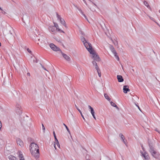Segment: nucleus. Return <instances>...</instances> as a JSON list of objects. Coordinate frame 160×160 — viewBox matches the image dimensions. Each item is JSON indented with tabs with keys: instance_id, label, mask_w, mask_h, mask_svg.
Wrapping results in <instances>:
<instances>
[{
	"instance_id": "obj_21",
	"label": "nucleus",
	"mask_w": 160,
	"mask_h": 160,
	"mask_svg": "<svg viewBox=\"0 0 160 160\" xmlns=\"http://www.w3.org/2000/svg\"><path fill=\"white\" fill-rule=\"evenodd\" d=\"M104 96L105 98L107 99L108 101H110L111 100V98L109 97V96L106 93H104Z\"/></svg>"
},
{
	"instance_id": "obj_35",
	"label": "nucleus",
	"mask_w": 160,
	"mask_h": 160,
	"mask_svg": "<svg viewBox=\"0 0 160 160\" xmlns=\"http://www.w3.org/2000/svg\"><path fill=\"white\" fill-rule=\"evenodd\" d=\"M97 72H98V76H99V77H100L101 76V73H100V72H99V71H97Z\"/></svg>"
},
{
	"instance_id": "obj_33",
	"label": "nucleus",
	"mask_w": 160,
	"mask_h": 160,
	"mask_svg": "<svg viewBox=\"0 0 160 160\" xmlns=\"http://www.w3.org/2000/svg\"><path fill=\"white\" fill-rule=\"evenodd\" d=\"M56 143V145H57V146L59 148H60V144H59V142H58V143Z\"/></svg>"
},
{
	"instance_id": "obj_34",
	"label": "nucleus",
	"mask_w": 160,
	"mask_h": 160,
	"mask_svg": "<svg viewBox=\"0 0 160 160\" xmlns=\"http://www.w3.org/2000/svg\"><path fill=\"white\" fill-rule=\"evenodd\" d=\"M41 66H42V68H43L44 70H46V71H47L48 72V70H47L46 69V68H45L43 67V66H42V65H41Z\"/></svg>"
},
{
	"instance_id": "obj_45",
	"label": "nucleus",
	"mask_w": 160,
	"mask_h": 160,
	"mask_svg": "<svg viewBox=\"0 0 160 160\" xmlns=\"http://www.w3.org/2000/svg\"><path fill=\"white\" fill-rule=\"evenodd\" d=\"M63 32V33H64V32L62 30H61V31H60L59 32Z\"/></svg>"
},
{
	"instance_id": "obj_29",
	"label": "nucleus",
	"mask_w": 160,
	"mask_h": 160,
	"mask_svg": "<svg viewBox=\"0 0 160 160\" xmlns=\"http://www.w3.org/2000/svg\"><path fill=\"white\" fill-rule=\"evenodd\" d=\"M42 129L43 130V132H44L45 130V128L43 124H42Z\"/></svg>"
},
{
	"instance_id": "obj_51",
	"label": "nucleus",
	"mask_w": 160,
	"mask_h": 160,
	"mask_svg": "<svg viewBox=\"0 0 160 160\" xmlns=\"http://www.w3.org/2000/svg\"><path fill=\"white\" fill-rule=\"evenodd\" d=\"M155 131H156L158 132V130L157 129H155Z\"/></svg>"
},
{
	"instance_id": "obj_6",
	"label": "nucleus",
	"mask_w": 160,
	"mask_h": 160,
	"mask_svg": "<svg viewBox=\"0 0 160 160\" xmlns=\"http://www.w3.org/2000/svg\"><path fill=\"white\" fill-rule=\"evenodd\" d=\"M50 47L54 51H59L60 52L61 50L58 47L55 46L54 44L53 43H51L50 44Z\"/></svg>"
},
{
	"instance_id": "obj_11",
	"label": "nucleus",
	"mask_w": 160,
	"mask_h": 160,
	"mask_svg": "<svg viewBox=\"0 0 160 160\" xmlns=\"http://www.w3.org/2000/svg\"><path fill=\"white\" fill-rule=\"evenodd\" d=\"M57 17L58 19L60 20L61 23L63 24L65 26H66V24L64 20L63 19L61 18L60 16L58 14H57Z\"/></svg>"
},
{
	"instance_id": "obj_54",
	"label": "nucleus",
	"mask_w": 160,
	"mask_h": 160,
	"mask_svg": "<svg viewBox=\"0 0 160 160\" xmlns=\"http://www.w3.org/2000/svg\"><path fill=\"white\" fill-rule=\"evenodd\" d=\"M93 4L96 6V5L95 3H93Z\"/></svg>"
},
{
	"instance_id": "obj_56",
	"label": "nucleus",
	"mask_w": 160,
	"mask_h": 160,
	"mask_svg": "<svg viewBox=\"0 0 160 160\" xmlns=\"http://www.w3.org/2000/svg\"><path fill=\"white\" fill-rule=\"evenodd\" d=\"M89 0V1H90L91 2V1H90V0Z\"/></svg>"
},
{
	"instance_id": "obj_18",
	"label": "nucleus",
	"mask_w": 160,
	"mask_h": 160,
	"mask_svg": "<svg viewBox=\"0 0 160 160\" xmlns=\"http://www.w3.org/2000/svg\"><path fill=\"white\" fill-rule=\"evenodd\" d=\"M38 41H39L41 43H42L43 41V38L41 36H40V37L38 36Z\"/></svg>"
},
{
	"instance_id": "obj_4",
	"label": "nucleus",
	"mask_w": 160,
	"mask_h": 160,
	"mask_svg": "<svg viewBox=\"0 0 160 160\" xmlns=\"http://www.w3.org/2000/svg\"><path fill=\"white\" fill-rule=\"evenodd\" d=\"M81 39L82 41L83 42L85 47H86L87 49H88L89 48L92 46L91 43L88 42L84 37L82 36L81 37Z\"/></svg>"
},
{
	"instance_id": "obj_47",
	"label": "nucleus",
	"mask_w": 160,
	"mask_h": 160,
	"mask_svg": "<svg viewBox=\"0 0 160 160\" xmlns=\"http://www.w3.org/2000/svg\"><path fill=\"white\" fill-rule=\"evenodd\" d=\"M84 2L86 4V5H87V3H86V2L85 1V0H83Z\"/></svg>"
},
{
	"instance_id": "obj_26",
	"label": "nucleus",
	"mask_w": 160,
	"mask_h": 160,
	"mask_svg": "<svg viewBox=\"0 0 160 160\" xmlns=\"http://www.w3.org/2000/svg\"><path fill=\"white\" fill-rule=\"evenodd\" d=\"M78 110L79 112L80 113V114L81 115V116L82 117V118H83V119L84 121H85V118H84L83 115H82V112L79 109H78Z\"/></svg>"
},
{
	"instance_id": "obj_40",
	"label": "nucleus",
	"mask_w": 160,
	"mask_h": 160,
	"mask_svg": "<svg viewBox=\"0 0 160 160\" xmlns=\"http://www.w3.org/2000/svg\"><path fill=\"white\" fill-rule=\"evenodd\" d=\"M2 123L0 121V130L1 129V128H2Z\"/></svg>"
},
{
	"instance_id": "obj_38",
	"label": "nucleus",
	"mask_w": 160,
	"mask_h": 160,
	"mask_svg": "<svg viewBox=\"0 0 160 160\" xmlns=\"http://www.w3.org/2000/svg\"><path fill=\"white\" fill-rule=\"evenodd\" d=\"M0 10H1L2 11H3V12H2V13H4V14H5V12H3V10H2V8H1L0 7Z\"/></svg>"
},
{
	"instance_id": "obj_9",
	"label": "nucleus",
	"mask_w": 160,
	"mask_h": 160,
	"mask_svg": "<svg viewBox=\"0 0 160 160\" xmlns=\"http://www.w3.org/2000/svg\"><path fill=\"white\" fill-rule=\"evenodd\" d=\"M19 160H25L22 153L21 151H19L17 153Z\"/></svg>"
},
{
	"instance_id": "obj_49",
	"label": "nucleus",
	"mask_w": 160,
	"mask_h": 160,
	"mask_svg": "<svg viewBox=\"0 0 160 160\" xmlns=\"http://www.w3.org/2000/svg\"><path fill=\"white\" fill-rule=\"evenodd\" d=\"M75 107L76 108L78 109H79L78 107H77V106H76V105H75Z\"/></svg>"
},
{
	"instance_id": "obj_22",
	"label": "nucleus",
	"mask_w": 160,
	"mask_h": 160,
	"mask_svg": "<svg viewBox=\"0 0 160 160\" xmlns=\"http://www.w3.org/2000/svg\"><path fill=\"white\" fill-rule=\"evenodd\" d=\"M110 102L111 103V105L112 106L118 109H119V108L116 105V104L114 102Z\"/></svg>"
},
{
	"instance_id": "obj_30",
	"label": "nucleus",
	"mask_w": 160,
	"mask_h": 160,
	"mask_svg": "<svg viewBox=\"0 0 160 160\" xmlns=\"http://www.w3.org/2000/svg\"><path fill=\"white\" fill-rule=\"evenodd\" d=\"M122 141L126 145V146H127V140H125V139H123V140H122Z\"/></svg>"
},
{
	"instance_id": "obj_50",
	"label": "nucleus",
	"mask_w": 160,
	"mask_h": 160,
	"mask_svg": "<svg viewBox=\"0 0 160 160\" xmlns=\"http://www.w3.org/2000/svg\"><path fill=\"white\" fill-rule=\"evenodd\" d=\"M33 62H35V60H33Z\"/></svg>"
},
{
	"instance_id": "obj_32",
	"label": "nucleus",
	"mask_w": 160,
	"mask_h": 160,
	"mask_svg": "<svg viewBox=\"0 0 160 160\" xmlns=\"http://www.w3.org/2000/svg\"><path fill=\"white\" fill-rule=\"evenodd\" d=\"M95 68L97 70V71H99V68L97 65L95 66Z\"/></svg>"
},
{
	"instance_id": "obj_43",
	"label": "nucleus",
	"mask_w": 160,
	"mask_h": 160,
	"mask_svg": "<svg viewBox=\"0 0 160 160\" xmlns=\"http://www.w3.org/2000/svg\"><path fill=\"white\" fill-rule=\"evenodd\" d=\"M57 30H58V31L60 32V31H61V29H59V28H58V29H57Z\"/></svg>"
},
{
	"instance_id": "obj_44",
	"label": "nucleus",
	"mask_w": 160,
	"mask_h": 160,
	"mask_svg": "<svg viewBox=\"0 0 160 160\" xmlns=\"http://www.w3.org/2000/svg\"><path fill=\"white\" fill-rule=\"evenodd\" d=\"M27 75L28 76H30V74L29 72H28L27 73Z\"/></svg>"
},
{
	"instance_id": "obj_37",
	"label": "nucleus",
	"mask_w": 160,
	"mask_h": 160,
	"mask_svg": "<svg viewBox=\"0 0 160 160\" xmlns=\"http://www.w3.org/2000/svg\"><path fill=\"white\" fill-rule=\"evenodd\" d=\"M27 51L29 53H31V51L29 49V48H28L27 49Z\"/></svg>"
},
{
	"instance_id": "obj_25",
	"label": "nucleus",
	"mask_w": 160,
	"mask_h": 160,
	"mask_svg": "<svg viewBox=\"0 0 160 160\" xmlns=\"http://www.w3.org/2000/svg\"><path fill=\"white\" fill-rule=\"evenodd\" d=\"M63 125L66 128V129L67 130L68 132L69 133L70 135H71L70 132V130H69L68 128V127L64 123H63Z\"/></svg>"
},
{
	"instance_id": "obj_55",
	"label": "nucleus",
	"mask_w": 160,
	"mask_h": 160,
	"mask_svg": "<svg viewBox=\"0 0 160 160\" xmlns=\"http://www.w3.org/2000/svg\"><path fill=\"white\" fill-rule=\"evenodd\" d=\"M87 160H89V159H87Z\"/></svg>"
},
{
	"instance_id": "obj_24",
	"label": "nucleus",
	"mask_w": 160,
	"mask_h": 160,
	"mask_svg": "<svg viewBox=\"0 0 160 160\" xmlns=\"http://www.w3.org/2000/svg\"><path fill=\"white\" fill-rule=\"evenodd\" d=\"M58 142H58V139H57L55 140V142H54L53 146H54V147L55 148L56 150L57 149V148L56 147V144L55 143H58Z\"/></svg>"
},
{
	"instance_id": "obj_36",
	"label": "nucleus",
	"mask_w": 160,
	"mask_h": 160,
	"mask_svg": "<svg viewBox=\"0 0 160 160\" xmlns=\"http://www.w3.org/2000/svg\"><path fill=\"white\" fill-rule=\"evenodd\" d=\"M148 17L149 18L151 19L152 20H153L154 21V18H152L150 16H148Z\"/></svg>"
},
{
	"instance_id": "obj_10",
	"label": "nucleus",
	"mask_w": 160,
	"mask_h": 160,
	"mask_svg": "<svg viewBox=\"0 0 160 160\" xmlns=\"http://www.w3.org/2000/svg\"><path fill=\"white\" fill-rule=\"evenodd\" d=\"M140 153L142 154V156L144 157L145 159L146 160H149L150 158L147 152H145L144 153H143L142 151H140Z\"/></svg>"
},
{
	"instance_id": "obj_20",
	"label": "nucleus",
	"mask_w": 160,
	"mask_h": 160,
	"mask_svg": "<svg viewBox=\"0 0 160 160\" xmlns=\"http://www.w3.org/2000/svg\"><path fill=\"white\" fill-rule=\"evenodd\" d=\"M77 9L80 12V13L82 15H83L85 18H86L87 19V18H86V17L85 15L84 14H83V12H82V10L81 9V8L79 7H78V8H77Z\"/></svg>"
},
{
	"instance_id": "obj_41",
	"label": "nucleus",
	"mask_w": 160,
	"mask_h": 160,
	"mask_svg": "<svg viewBox=\"0 0 160 160\" xmlns=\"http://www.w3.org/2000/svg\"><path fill=\"white\" fill-rule=\"evenodd\" d=\"M73 5H74V6L76 8H77L78 7L75 4H73Z\"/></svg>"
},
{
	"instance_id": "obj_15",
	"label": "nucleus",
	"mask_w": 160,
	"mask_h": 160,
	"mask_svg": "<svg viewBox=\"0 0 160 160\" xmlns=\"http://www.w3.org/2000/svg\"><path fill=\"white\" fill-rule=\"evenodd\" d=\"M123 92L125 93H127L128 92H129L130 91V90L129 89V87L127 85H125L123 87Z\"/></svg>"
},
{
	"instance_id": "obj_5",
	"label": "nucleus",
	"mask_w": 160,
	"mask_h": 160,
	"mask_svg": "<svg viewBox=\"0 0 160 160\" xmlns=\"http://www.w3.org/2000/svg\"><path fill=\"white\" fill-rule=\"evenodd\" d=\"M109 48L111 51L114 54L115 57L118 60H119V58L117 55V53L116 50H115L114 47L112 45H110Z\"/></svg>"
},
{
	"instance_id": "obj_16",
	"label": "nucleus",
	"mask_w": 160,
	"mask_h": 160,
	"mask_svg": "<svg viewBox=\"0 0 160 160\" xmlns=\"http://www.w3.org/2000/svg\"><path fill=\"white\" fill-rule=\"evenodd\" d=\"M117 78L118 81L119 82H122L123 81V79L122 76L121 75H117Z\"/></svg>"
},
{
	"instance_id": "obj_8",
	"label": "nucleus",
	"mask_w": 160,
	"mask_h": 160,
	"mask_svg": "<svg viewBox=\"0 0 160 160\" xmlns=\"http://www.w3.org/2000/svg\"><path fill=\"white\" fill-rule=\"evenodd\" d=\"M48 30L53 34H55L56 33L57 30L56 28L53 26H50L48 28Z\"/></svg>"
},
{
	"instance_id": "obj_53",
	"label": "nucleus",
	"mask_w": 160,
	"mask_h": 160,
	"mask_svg": "<svg viewBox=\"0 0 160 160\" xmlns=\"http://www.w3.org/2000/svg\"><path fill=\"white\" fill-rule=\"evenodd\" d=\"M1 42H0V47L1 46Z\"/></svg>"
},
{
	"instance_id": "obj_19",
	"label": "nucleus",
	"mask_w": 160,
	"mask_h": 160,
	"mask_svg": "<svg viewBox=\"0 0 160 160\" xmlns=\"http://www.w3.org/2000/svg\"><path fill=\"white\" fill-rule=\"evenodd\" d=\"M9 160H17L16 158L13 156L10 155L8 157Z\"/></svg>"
},
{
	"instance_id": "obj_39",
	"label": "nucleus",
	"mask_w": 160,
	"mask_h": 160,
	"mask_svg": "<svg viewBox=\"0 0 160 160\" xmlns=\"http://www.w3.org/2000/svg\"><path fill=\"white\" fill-rule=\"evenodd\" d=\"M56 40L58 42H59L60 41V40L59 38H55Z\"/></svg>"
},
{
	"instance_id": "obj_2",
	"label": "nucleus",
	"mask_w": 160,
	"mask_h": 160,
	"mask_svg": "<svg viewBox=\"0 0 160 160\" xmlns=\"http://www.w3.org/2000/svg\"><path fill=\"white\" fill-rule=\"evenodd\" d=\"M149 148V151L152 157L156 159H160V154L159 153L156 151L155 148L152 146L150 145Z\"/></svg>"
},
{
	"instance_id": "obj_13",
	"label": "nucleus",
	"mask_w": 160,
	"mask_h": 160,
	"mask_svg": "<svg viewBox=\"0 0 160 160\" xmlns=\"http://www.w3.org/2000/svg\"><path fill=\"white\" fill-rule=\"evenodd\" d=\"M17 142L18 145H19L21 147H22L24 146L23 142L20 138H18L17 139Z\"/></svg>"
},
{
	"instance_id": "obj_31",
	"label": "nucleus",
	"mask_w": 160,
	"mask_h": 160,
	"mask_svg": "<svg viewBox=\"0 0 160 160\" xmlns=\"http://www.w3.org/2000/svg\"><path fill=\"white\" fill-rule=\"evenodd\" d=\"M92 64L93 65L96 66L97 65V63L95 61H93L92 62Z\"/></svg>"
},
{
	"instance_id": "obj_46",
	"label": "nucleus",
	"mask_w": 160,
	"mask_h": 160,
	"mask_svg": "<svg viewBox=\"0 0 160 160\" xmlns=\"http://www.w3.org/2000/svg\"><path fill=\"white\" fill-rule=\"evenodd\" d=\"M136 104V106L138 107V108L139 109V110H140V108L139 107V106L137 105L136 104Z\"/></svg>"
},
{
	"instance_id": "obj_52",
	"label": "nucleus",
	"mask_w": 160,
	"mask_h": 160,
	"mask_svg": "<svg viewBox=\"0 0 160 160\" xmlns=\"http://www.w3.org/2000/svg\"><path fill=\"white\" fill-rule=\"evenodd\" d=\"M159 13H160V9L159 10Z\"/></svg>"
},
{
	"instance_id": "obj_23",
	"label": "nucleus",
	"mask_w": 160,
	"mask_h": 160,
	"mask_svg": "<svg viewBox=\"0 0 160 160\" xmlns=\"http://www.w3.org/2000/svg\"><path fill=\"white\" fill-rule=\"evenodd\" d=\"M144 4L148 8L151 9V8L148 5V3L146 1H144Z\"/></svg>"
},
{
	"instance_id": "obj_1",
	"label": "nucleus",
	"mask_w": 160,
	"mask_h": 160,
	"mask_svg": "<svg viewBox=\"0 0 160 160\" xmlns=\"http://www.w3.org/2000/svg\"><path fill=\"white\" fill-rule=\"evenodd\" d=\"M30 151L32 155L37 159L39 157V147L35 143H32L30 146Z\"/></svg>"
},
{
	"instance_id": "obj_7",
	"label": "nucleus",
	"mask_w": 160,
	"mask_h": 160,
	"mask_svg": "<svg viewBox=\"0 0 160 160\" xmlns=\"http://www.w3.org/2000/svg\"><path fill=\"white\" fill-rule=\"evenodd\" d=\"M15 111L18 114H20L22 113V108L20 105L19 104L16 105Z\"/></svg>"
},
{
	"instance_id": "obj_28",
	"label": "nucleus",
	"mask_w": 160,
	"mask_h": 160,
	"mask_svg": "<svg viewBox=\"0 0 160 160\" xmlns=\"http://www.w3.org/2000/svg\"><path fill=\"white\" fill-rule=\"evenodd\" d=\"M54 26H53L55 27L56 28V29L57 30V29H58V28H59L58 26L57 23H54Z\"/></svg>"
},
{
	"instance_id": "obj_27",
	"label": "nucleus",
	"mask_w": 160,
	"mask_h": 160,
	"mask_svg": "<svg viewBox=\"0 0 160 160\" xmlns=\"http://www.w3.org/2000/svg\"><path fill=\"white\" fill-rule=\"evenodd\" d=\"M119 136L120 137H121V139H122V140H123V139H125V138H124V136L122 135V133H120V134H119Z\"/></svg>"
},
{
	"instance_id": "obj_42",
	"label": "nucleus",
	"mask_w": 160,
	"mask_h": 160,
	"mask_svg": "<svg viewBox=\"0 0 160 160\" xmlns=\"http://www.w3.org/2000/svg\"><path fill=\"white\" fill-rule=\"evenodd\" d=\"M53 135H54V137L55 136H56V134H55V132L54 131H53Z\"/></svg>"
},
{
	"instance_id": "obj_14",
	"label": "nucleus",
	"mask_w": 160,
	"mask_h": 160,
	"mask_svg": "<svg viewBox=\"0 0 160 160\" xmlns=\"http://www.w3.org/2000/svg\"><path fill=\"white\" fill-rule=\"evenodd\" d=\"M62 54V55L63 57L64 58V59L66 60L67 61H69L71 59L66 54H64L63 53L62 51H61V52Z\"/></svg>"
},
{
	"instance_id": "obj_12",
	"label": "nucleus",
	"mask_w": 160,
	"mask_h": 160,
	"mask_svg": "<svg viewBox=\"0 0 160 160\" xmlns=\"http://www.w3.org/2000/svg\"><path fill=\"white\" fill-rule=\"evenodd\" d=\"M88 108L89 109H90L91 113L92 115V116L93 118H94L96 120V118L94 114L95 112L93 108L90 105L88 106Z\"/></svg>"
},
{
	"instance_id": "obj_48",
	"label": "nucleus",
	"mask_w": 160,
	"mask_h": 160,
	"mask_svg": "<svg viewBox=\"0 0 160 160\" xmlns=\"http://www.w3.org/2000/svg\"><path fill=\"white\" fill-rule=\"evenodd\" d=\"M54 138H55V140L57 139V137H56V136H55L54 137Z\"/></svg>"
},
{
	"instance_id": "obj_17",
	"label": "nucleus",
	"mask_w": 160,
	"mask_h": 160,
	"mask_svg": "<svg viewBox=\"0 0 160 160\" xmlns=\"http://www.w3.org/2000/svg\"><path fill=\"white\" fill-rule=\"evenodd\" d=\"M30 36L32 39L35 40H36V35L35 33H34L33 32L32 33L30 34Z\"/></svg>"
},
{
	"instance_id": "obj_3",
	"label": "nucleus",
	"mask_w": 160,
	"mask_h": 160,
	"mask_svg": "<svg viewBox=\"0 0 160 160\" xmlns=\"http://www.w3.org/2000/svg\"><path fill=\"white\" fill-rule=\"evenodd\" d=\"M87 50L91 54H92V58L93 59L98 61L100 60V58L98 56L93 50L92 46Z\"/></svg>"
}]
</instances>
